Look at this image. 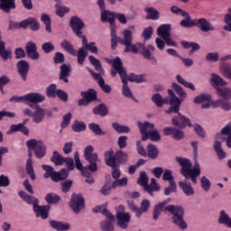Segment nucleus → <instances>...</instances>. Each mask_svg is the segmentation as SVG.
Wrapping results in <instances>:
<instances>
[{"label":"nucleus","mask_w":231,"mask_h":231,"mask_svg":"<svg viewBox=\"0 0 231 231\" xmlns=\"http://www.w3.org/2000/svg\"><path fill=\"white\" fill-rule=\"evenodd\" d=\"M93 151H95V148L91 145L87 146L84 150L85 160L90 163L85 168L80 162V155L79 154V152H76L74 154L76 169L80 171L83 176H91V174H93V172H97L98 169L97 162H100V159H98V155L97 153H93Z\"/></svg>","instance_id":"obj_1"},{"label":"nucleus","mask_w":231,"mask_h":231,"mask_svg":"<svg viewBox=\"0 0 231 231\" xmlns=\"http://www.w3.org/2000/svg\"><path fill=\"white\" fill-rule=\"evenodd\" d=\"M174 91L179 96V97L177 96H174V124L175 125L182 128L186 127L187 124L189 127H192V123L190 122V119L180 113V106H181L183 100L187 98V92L183 90V88H181V86L176 83H174Z\"/></svg>","instance_id":"obj_2"},{"label":"nucleus","mask_w":231,"mask_h":231,"mask_svg":"<svg viewBox=\"0 0 231 231\" xmlns=\"http://www.w3.org/2000/svg\"><path fill=\"white\" fill-rule=\"evenodd\" d=\"M176 162L180 165V174L185 180H190L194 185L198 183V178L201 176V166L196 162L192 167V162L187 158L176 157Z\"/></svg>","instance_id":"obj_3"},{"label":"nucleus","mask_w":231,"mask_h":231,"mask_svg":"<svg viewBox=\"0 0 231 231\" xmlns=\"http://www.w3.org/2000/svg\"><path fill=\"white\" fill-rule=\"evenodd\" d=\"M106 61L108 64L112 65V68L119 73L122 82L124 84L123 86V95L124 97H126V98H134L133 97V92H131V88H129V86H127V72H125V69H123L122 67V60L120 58H116L114 60L111 59H106Z\"/></svg>","instance_id":"obj_4"},{"label":"nucleus","mask_w":231,"mask_h":231,"mask_svg":"<svg viewBox=\"0 0 231 231\" xmlns=\"http://www.w3.org/2000/svg\"><path fill=\"white\" fill-rule=\"evenodd\" d=\"M137 125L142 134L143 142L149 140V138L150 140H152V142H160V140H162V135H160V132L154 129V124H151L149 122L142 123L138 121Z\"/></svg>","instance_id":"obj_5"},{"label":"nucleus","mask_w":231,"mask_h":231,"mask_svg":"<svg viewBox=\"0 0 231 231\" xmlns=\"http://www.w3.org/2000/svg\"><path fill=\"white\" fill-rule=\"evenodd\" d=\"M116 13L105 10L101 12V21L102 23H109L111 30V46L113 50L116 48L118 44V36H116V25H115V19Z\"/></svg>","instance_id":"obj_6"},{"label":"nucleus","mask_w":231,"mask_h":231,"mask_svg":"<svg viewBox=\"0 0 231 231\" xmlns=\"http://www.w3.org/2000/svg\"><path fill=\"white\" fill-rule=\"evenodd\" d=\"M45 99L46 97H44V95L41 93L32 92L21 97L14 96L10 98V101L23 102L30 107H33V104H41V102H44Z\"/></svg>","instance_id":"obj_7"},{"label":"nucleus","mask_w":231,"mask_h":231,"mask_svg":"<svg viewBox=\"0 0 231 231\" xmlns=\"http://www.w3.org/2000/svg\"><path fill=\"white\" fill-rule=\"evenodd\" d=\"M82 46L83 48H80L78 51L79 64H84V60H86V57H88V51L91 53H98V47H97V44L93 42L88 43V38H86V36H82Z\"/></svg>","instance_id":"obj_8"},{"label":"nucleus","mask_w":231,"mask_h":231,"mask_svg":"<svg viewBox=\"0 0 231 231\" xmlns=\"http://www.w3.org/2000/svg\"><path fill=\"white\" fill-rule=\"evenodd\" d=\"M43 171H45L44 178H51L52 181L58 183V181H61V180H66L69 175V171L67 169L60 170V172L55 171V170L50 165H42Z\"/></svg>","instance_id":"obj_9"},{"label":"nucleus","mask_w":231,"mask_h":231,"mask_svg":"<svg viewBox=\"0 0 231 231\" xmlns=\"http://www.w3.org/2000/svg\"><path fill=\"white\" fill-rule=\"evenodd\" d=\"M27 148L30 151H34L36 158H44L46 156V145L42 141H37L35 139H31L26 143Z\"/></svg>","instance_id":"obj_10"},{"label":"nucleus","mask_w":231,"mask_h":231,"mask_svg":"<svg viewBox=\"0 0 231 231\" xmlns=\"http://www.w3.org/2000/svg\"><path fill=\"white\" fill-rule=\"evenodd\" d=\"M125 208L123 205H119L117 208L116 219L117 225L123 230L127 229L129 223H131V214L124 212Z\"/></svg>","instance_id":"obj_11"},{"label":"nucleus","mask_w":231,"mask_h":231,"mask_svg":"<svg viewBox=\"0 0 231 231\" xmlns=\"http://www.w3.org/2000/svg\"><path fill=\"white\" fill-rule=\"evenodd\" d=\"M184 214L185 211L183 210V207H174V225L179 226L180 230H187V228H189L187 222H185V219H183Z\"/></svg>","instance_id":"obj_12"},{"label":"nucleus","mask_w":231,"mask_h":231,"mask_svg":"<svg viewBox=\"0 0 231 231\" xmlns=\"http://www.w3.org/2000/svg\"><path fill=\"white\" fill-rule=\"evenodd\" d=\"M174 14L186 17L180 21V26L183 28H194V26H196V19L191 20L190 14H189V13L185 12L183 9L174 6Z\"/></svg>","instance_id":"obj_13"},{"label":"nucleus","mask_w":231,"mask_h":231,"mask_svg":"<svg viewBox=\"0 0 231 231\" xmlns=\"http://www.w3.org/2000/svg\"><path fill=\"white\" fill-rule=\"evenodd\" d=\"M157 33L159 37H162L167 46H174V42L171 40V25L162 24L157 29Z\"/></svg>","instance_id":"obj_14"},{"label":"nucleus","mask_w":231,"mask_h":231,"mask_svg":"<svg viewBox=\"0 0 231 231\" xmlns=\"http://www.w3.org/2000/svg\"><path fill=\"white\" fill-rule=\"evenodd\" d=\"M70 207L75 214H79L85 207L84 197L82 195L73 194L70 200Z\"/></svg>","instance_id":"obj_15"},{"label":"nucleus","mask_w":231,"mask_h":231,"mask_svg":"<svg viewBox=\"0 0 231 231\" xmlns=\"http://www.w3.org/2000/svg\"><path fill=\"white\" fill-rule=\"evenodd\" d=\"M103 215L106 216V220L101 222V229L103 231H115V226H113L115 216L111 214L107 209L103 210Z\"/></svg>","instance_id":"obj_16"},{"label":"nucleus","mask_w":231,"mask_h":231,"mask_svg":"<svg viewBox=\"0 0 231 231\" xmlns=\"http://www.w3.org/2000/svg\"><path fill=\"white\" fill-rule=\"evenodd\" d=\"M31 107L34 109L32 112V122L34 124H41L44 120V116H46V110L39 105H32Z\"/></svg>","instance_id":"obj_17"},{"label":"nucleus","mask_w":231,"mask_h":231,"mask_svg":"<svg viewBox=\"0 0 231 231\" xmlns=\"http://www.w3.org/2000/svg\"><path fill=\"white\" fill-rule=\"evenodd\" d=\"M70 27L77 37H82V29L84 28V22L77 16H74L70 20Z\"/></svg>","instance_id":"obj_18"},{"label":"nucleus","mask_w":231,"mask_h":231,"mask_svg":"<svg viewBox=\"0 0 231 231\" xmlns=\"http://www.w3.org/2000/svg\"><path fill=\"white\" fill-rule=\"evenodd\" d=\"M210 100H212L210 94H200L195 97L194 103L201 104L202 109H208L210 107Z\"/></svg>","instance_id":"obj_19"},{"label":"nucleus","mask_w":231,"mask_h":231,"mask_svg":"<svg viewBox=\"0 0 231 231\" xmlns=\"http://www.w3.org/2000/svg\"><path fill=\"white\" fill-rule=\"evenodd\" d=\"M195 26L199 28L201 32H214L216 30V28L210 24V22L205 18L195 19Z\"/></svg>","instance_id":"obj_20"},{"label":"nucleus","mask_w":231,"mask_h":231,"mask_svg":"<svg viewBox=\"0 0 231 231\" xmlns=\"http://www.w3.org/2000/svg\"><path fill=\"white\" fill-rule=\"evenodd\" d=\"M89 73H91L92 77L97 80V84L99 85V88L105 92V93H111V87L109 85H106V81L102 78L100 74H97L93 69H88Z\"/></svg>","instance_id":"obj_21"},{"label":"nucleus","mask_w":231,"mask_h":231,"mask_svg":"<svg viewBox=\"0 0 231 231\" xmlns=\"http://www.w3.org/2000/svg\"><path fill=\"white\" fill-rule=\"evenodd\" d=\"M51 207L48 206H34L33 212L36 214V217H41L42 219H48V214Z\"/></svg>","instance_id":"obj_22"},{"label":"nucleus","mask_w":231,"mask_h":231,"mask_svg":"<svg viewBox=\"0 0 231 231\" xmlns=\"http://www.w3.org/2000/svg\"><path fill=\"white\" fill-rule=\"evenodd\" d=\"M26 53L32 60L39 59V52H37V45L32 42H27L25 46Z\"/></svg>","instance_id":"obj_23"},{"label":"nucleus","mask_w":231,"mask_h":231,"mask_svg":"<svg viewBox=\"0 0 231 231\" xmlns=\"http://www.w3.org/2000/svg\"><path fill=\"white\" fill-rule=\"evenodd\" d=\"M18 73L21 75L23 80H26V77H28V71L30 69V65L26 60H22L17 63Z\"/></svg>","instance_id":"obj_24"},{"label":"nucleus","mask_w":231,"mask_h":231,"mask_svg":"<svg viewBox=\"0 0 231 231\" xmlns=\"http://www.w3.org/2000/svg\"><path fill=\"white\" fill-rule=\"evenodd\" d=\"M19 196L27 205H32L33 208L39 205V199L33 196L28 195L25 191H19Z\"/></svg>","instance_id":"obj_25"},{"label":"nucleus","mask_w":231,"mask_h":231,"mask_svg":"<svg viewBox=\"0 0 231 231\" xmlns=\"http://www.w3.org/2000/svg\"><path fill=\"white\" fill-rule=\"evenodd\" d=\"M152 51H154V47L152 45H148L147 47L143 45V49H141L143 57L147 59V60H152V64H156V58L152 57Z\"/></svg>","instance_id":"obj_26"},{"label":"nucleus","mask_w":231,"mask_h":231,"mask_svg":"<svg viewBox=\"0 0 231 231\" xmlns=\"http://www.w3.org/2000/svg\"><path fill=\"white\" fill-rule=\"evenodd\" d=\"M171 203V199H167L166 200L162 201V203L157 204L153 209V219L156 221L160 215L162 214V210H165V207Z\"/></svg>","instance_id":"obj_27"},{"label":"nucleus","mask_w":231,"mask_h":231,"mask_svg":"<svg viewBox=\"0 0 231 231\" xmlns=\"http://www.w3.org/2000/svg\"><path fill=\"white\" fill-rule=\"evenodd\" d=\"M50 225L51 228H54V230L57 231H68L69 228H71V226H69V223H64L60 221H55V220H51Z\"/></svg>","instance_id":"obj_28"},{"label":"nucleus","mask_w":231,"mask_h":231,"mask_svg":"<svg viewBox=\"0 0 231 231\" xmlns=\"http://www.w3.org/2000/svg\"><path fill=\"white\" fill-rule=\"evenodd\" d=\"M226 81H225V79H223L219 75L216 73L211 74V86H213L215 89L217 90V88H223V86H226Z\"/></svg>","instance_id":"obj_29"},{"label":"nucleus","mask_w":231,"mask_h":231,"mask_svg":"<svg viewBox=\"0 0 231 231\" xmlns=\"http://www.w3.org/2000/svg\"><path fill=\"white\" fill-rule=\"evenodd\" d=\"M55 1V8H56V14L58 17H64L66 14H69V9L68 6L62 5V2L60 0H54Z\"/></svg>","instance_id":"obj_30"},{"label":"nucleus","mask_w":231,"mask_h":231,"mask_svg":"<svg viewBox=\"0 0 231 231\" xmlns=\"http://www.w3.org/2000/svg\"><path fill=\"white\" fill-rule=\"evenodd\" d=\"M119 42L127 48L128 45L133 42V32H131L129 29H125L123 32V39L119 40Z\"/></svg>","instance_id":"obj_31"},{"label":"nucleus","mask_w":231,"mask_h":231,"mask_svg":"<svg viewBox=\"0 0 231 231\" xmlns=\"http://www.w3.org/2000/svg\"><path fill=\"white\" fill-rule=\"evenodd\" d=\"M105 162L108 167H112V169H115V167H117L116 164V155L113 154V152L108 151L105 152Z\"/></svg>","instance_id":"obj_32"},{"label":"nucleus","mask_w":231,"mask_h":231,"mask_svg":"<svg viewBox=\"0 0 231 231\" xmlns=\"http://www.w3.org/2000/svg\"><path fill=\"white\" fill-rule=\"evenodd\" d=\"M142 50H143V44L137 42V43H131L125 49V53H141Z\"/></svg>","instance_id":"obj_33"},{"label":"nucleus","mask_w":231,"mask_h":231,"mask_svg":"<svg viewBox=\"0 0 231 231\" xmlns=\"http://www.w3.org/2000/svg\"><path fill=\"white\" fill-rule=\"evenodd\" d=\"M15 8V0H0V10L3 12H10V10Z\"/></svg>","instance_id":"obj_34"},{"label":"nucleus","mask_w":231,"mask_h":231,"mask_svg":"<svg viewBox=\"0 0 231 231\" xmlns=\"http://www.w3.org/2000/svg\"><path fill=\"white\" fill-rule=\"evenodd\" d=\"M179 187L186 196H194V188H192V184L187 183V181H180Z\"/></svg>","instance_id":"obj_35"},{"label":"nucleus","mask_w":231,"mask_h":231,"mask_svg":"<svg viewBox=\"0 0 231 231\" xmlns=\"http://www.w3.org/2000/svg\"><path fill=\"white\" fill-rule=\"evenodd\" d=\"M152 101L158 107H162L163 104H171V105H172V101H166V99L163 98V97H162L159 93L153 94L152 96Z\"/></svg>","instance_id":"obj_36"},{"label":"nucleus","mask_w":231,"mask_h":231,"mask_svg":"<svg viewBox=\"0 0 231 231\" xmlns=\"http://www.w3.org/2000/svg\"><path fill=\"white\" fill-rule=\"evenodd\" d=\"M217 93L222 100H231L230 88H217Z\"/></svg>","instance_id":"obj_37"},{"label":"nucleus","mask_w":231,"mask_h":231,"mask_svg":"<svg viewBox=\"0 0 231 231\" xmlns=\"http://www.w3.org/2000/svg\"><path fill=\"white\" fill-rule=\"evenodd\" d=\"M32 153L29 152V159L26 162V171L27 174L31 176V180H35V171H33V161L32 160Z\"/></svg>","instance_id":"obj_38"},{"label":"nucleus","mask_w":231,"mask_h":231,"mask_svg":"<svg viewBox=\"0 0 231 231\" xmlns=\"http://www.w3.org/2000/svg\"><path fill=\"white\" fill-rule=\"evenodd\" d=\"M218 223L220 225H226L228 228H231V218L228 217V214L225 210L220 211V216L218 217Z\"/></svg>","instance_id":"obj_39"},{"label":"nucleus","mask_w":231,"mask_h":231,"mask_svg":"<svg viewBox=\"0 0 231 231\" xmlns=\"http://www.w3.org/2000/svg\"><path fill=\"white\" fill-rule=\"evenodd\" d=\"M70 67L68 64H63L60 67V79L64 82H68V77H69Z\"/></svg>","instance_id":"obj_40"},{"label":"nucleus","mask_w":231,"mask_h":231,"mask_svg":"<svg viewBox=\"0 0 231 231\" xmlns=\"http://www.w3.org/2000/svg\"><path fill=\"white\" fill-rule=\"evenodd\" d=\"M214 149L219 160H225V158H226V153L225 152V151H223V147L221 146L220 142L215 141Z\"/></svg>","instance_id":"obj_41"},{"label":"nucleus","mask_w":231,"mask_h":231,"mask_svg":"<svg viewBox=\"0 0 231 231\" xmlns=\"http://www.w3.org/2000/svg\"><path fill=\"white\" fill-rule=\"evenodd\" d=\"M88 60L92 66L96 68L97 71H98L101 75H104V69L102 68V64L98 59L93 56H88Z\"/></svg>","instance_id":"obj_42"},{"label":"nucleus","mask_w":231,"mask_h":231,"mask_svg":"<svg viewBox=\"0 0 231 231\" xmlns=\"http://www.w3.org/2000/svg\"><path fill=\"white\" fill-rule=\"evenodd\" d=\"M145 12L147 14L146 19H152V21H158L160 19V12L155 8H146Z\"/></svg>","instance_id":"obj_43"},{"label":"nucleus","mask_w":231,"mask_h":231,"mask_svg":"<svg viewBox=\"0 0 231 231\" xmlns=\"http://www.w3.org/2000/svg\"><path fill=\"white\" fill-rule=\"evenodd\" d=\"M150 207L151 202L147 199H143L141 203V208L137 210V217H142V214H145V212H148Z\"/></svg>","instance_id":"obj_44"},{"label":"nucleus","mask_w":231,"mask_h":231,"mask_svg":"<svg viewBox=\"0 0 231 231\" xmlns=\"http://www.w3.org/2000/svg\"><path fill=\"white\" fill-rule=\"evenodd\" d=\"M187 125L189 127H190L189 125V124H187L185 127H187ZM174 126L179 127V129L178 128L174 129V140H178V141L183 140L185 138V133L181 129H185V127H181V126H179V125H174Z\"/></svg>","instance_id":"obj_45"},{"label":"nucleus","mask_w":231,"mask_h":231,"mask_svg":"<svg viewBox=\"0 0 231 231\" xmlns=\"http://www.w3.org/2000/svg\"><path fill=\"white\" fill-rule=\"evenodd\" d=\"M158 154H160V152L158 151V148L152 144H149L147 146V156L149 158H152V160H154L158 158Z\"/></svg>","instance_id":"obj_46"},{"label":"nucleus","mask_w":231,"mask_h":231,"mask_svg":"<svg viewBox=\"0 0 231 231\" xmlns=\"http://www.w3.org/2000/svg\"><path fill=\"white\" fill-rule=\"evenodd\" d=\"M223 134H228L230 136L231 134V123L227 124L222 130L221 133L216 134L217 140H223L225 141V137H223Z\"/></svg>","instance_id":"obj_47"},{"label":"nucleus","mask_w":231,"mask_h":231,"mask_svg":"<svg viewBox=\"0 0 231 231\" xmlns=\"http://www.w3.org/2000/svg\"><path fill=\"white\" fill-rule=\"evenodd\" d=\"M60 46L65 51H68V53H70V55H77V52L75 51V49H73V45H71V42H68L67 40H64Z\"/></svg>","instance_id":"obj_48"},{"label":"nucleus","mask_w":231,"mask_h":231,"mask_svg":"<svg viewBox=\"0 0 231 231\" xmlns=\"http://www.w3.org/2000/svg\"><path fill=\"white\" fill-rule=\"evenodd\" d=\"M81 97L88 100V102H93V100H97V91L89 89L87 92H81Z\"/></svg>","instance_id":"obj_49"},{"label":"nucleus","mask_w":231,"mask_h":231,"mask_svg":"<svg viewBox=\"0 0 231 231\" xmlns=\"http://www.w3.org/2000/svg\"><path fill=\"white\" fill-rule=\"evenodd\" d=\"M137 183L138 185H141V187H144V189L147 188V185L149 184V177L145 171H141Z\"/></svg>","instance_id":"obj_50"},{"label":"nucleus","mask_w":231,"mask_h":231,"mask_svg":"<svg viewBox=\"0 0 231 231\" xmlns=\"http://www.w3.org/2000/svg\"><path fill=\"white\" fill-rule=\"evenodd\" d=\"M41 20L45 24L48 33H51V18H50V15L42 14Z\"/></svg>","instance_id":"obj_51"},{"label":"nucleus","mask_w":231,"mask_h":231,"mask_svg":"<svg viewBox=\"0 0 231 231\" xmlns=\"http://www.w3.org/2000/svg\"><path fill=\"white\" fill-rule=\"evenodd\" d=\"M45 201L51 205H55V204L59 203V201H60V196H59L57 194H53V193H49L45 197Z\"/></svg>","instance_id":"obj_52"},{"label":"nucleus","mask_w":231,"mask_h":231,"mask_svg":"<svg viewBox=\"0 0 231 231\" xmlns=\"http://www.w3.org/2000/svg\"><path fill=\"white\" fill-rule=\"evenodd\" d=\"M176 80L179 84H181V86H184V88H188L189 89H191V91H196V87H194V84L185 81L181 76L177 75Z\"/></svg>","instance_id":"obj_53"},{"label":"nucleus","mask_w":231,"mask_h":231,"mask_svg":"<svg viewBox=\"0 0 231 231\" xmlns=\"http://www.w3.org/2000/svg\"><path fill=\"white\" fill-rule=\"evenodd\" d=\"M112 127L115 129V131H116V133H119L120 134L124 133H129L131 131L129 126L122 125L118 123L112 124Z\"/></svg>","instance_id":"obj_54"},{"label":"nucleus","mask_w":231,"mask_h":231,"mask_svg":"<svg viewBox=\"0 0 231 231\" xmlns=\"http://www.w3.org/2000/svg\"><path fill=\"white\" fill-rule=\"evenodd\" d=\"M145 190L149 192V194L152 195V191L160 190V185L156 182V179H152L150 185L147 184Z\"/></svg>","instance_id":"obj_55"},{"label":"nucleus","mask_w":231,"mask_h":231,"mask_svg":"<svg viewBox=\"0 0 231 231\" xmlns=\"http://www.w3.org/2000/svg\"><path fill=\"white\" fill-rule=\"evenodd\" d=\"M220 70L222 71L224 77L226 79H231V65L228 63H223L220 66Z\"/></svg>","instance_id":"obj_56"},{"label":"nucleus","mask_w":231,"mask_h":231,"mask_svg":"<svg viewBox=\"0 0 231 231\" xmlns=\"http://www.w3.org/2000/svg\"><path fill=\"white\" fill-rule=\"evenodd\" d=\"M94 115H100V116H106L107 115V106L106 105H99L93 109Z\"/></svg>","instance_id":"obj_57"},{"label":"nucleus","mask_w":231,"mask_h":231,"mask_svg":"<svg viewBox=\"0 0 231 231\" xmlns=\"http://www.w3.org/2000/svg\"><path fill=\"white\" fill-rule=\"evenodd\" d=\"M90 131H92V133H95V134H97L98 136H102L104 134H106V133L104 131H102V129L100 128V125L95 124V123H91L88 125Z\"/></svg>","instance_id":"obj_58"},{"label":"nucleus","mask_w":231,"mask_h":231,"mask_svg":"<svg viewBox=\"0 0 231 231\" xmlns=\"http://www.w3.org/2000/svg\"><path fill=\"white\" fill-rule=\"evenodd\" d=\"M51 160L55 165H62L64 163V158L58 152H53V156Z\"/></svg>","instance_id":"obj_59"},{"label":"nucleus","mask_w":231,"mask_h":231,"mask_svg":"<svg viewBox=\"0 0 231 231\" xmlns=\"http://www.w3.org/2000/svg\"><path fill=\"white\" fill-rule=\"evenodd\" d=\"M127 80H129L130 82H136L137 84H140L142 82H145V75L132 74Z\"/></svg>","instance_id":"obj_60"},{"label":"nucleus","mask_w":231,"mask_h":231,"mask_svg":"<svg viewBox=\"0 0 231 231\" xmlns=\"http://www.w3.org/2000/svg\"><path fill=\"white\" fill-rule=\"evenodd\" d=\"M127 177H123L122 179L116 180L112 183V188L116 189L117 187H126L127 186Z\"/></svg>","instance_id":"obj_61"},{"label":"nucleus","mask_w":231,"mask_h":231,"mask_svg":"<svg viewBox=\"0 0 231 231\" xmlns=\"http://www.w3.org/2000/svg\"><path fill=\"white\" fill-rule=\"evenodd\" d=\"M116 158L119 163H125V162H127L128 155L122 151H118L116 152Z\"/></svg>","instance_id":"obj_62"},{"label":"nucleus","mask_w":231,"mask_h":231,"mask_svg":"<svg viewBox=\"0 0 231 231\" xmlns=\"http://www.w3.org/2000/svg\"><path fill=\"white\" fill-rule=\"evenodd\" d=\"M200 184H201L203 190H206V192H208V190H210L211 183H210V180L207 177H205V176L201 177Z\"/></svg>","instance_id":"obj_63"},{"label":"nucleus","mask_w":231,"mask_h":231,"mask_svg":"<svg viewBox=\"0 0 231 231\" xmlns=\"http://www.w3.org/2000/svg\"><path fill=\"white\" fill-rule=\"evenodd\" d=\"M224 21L226 23V25L224 26V30L226 32H231V13L230 14H226L225 15Z\"/></svg>","instance_id":"obj_64"}]
</instances>
